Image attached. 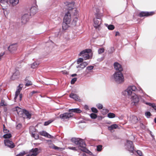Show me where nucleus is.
<instances>
[{"label":"nucleus","instance_id":"f257e3e1","mask_svg":"<svg viewBox=\"0 0 156 156\" xmlns=\"http://www.w3.org/2000/svg\"><path fill=\"white\" fill-rule=\"evenodd\" d=\"M137 91V89L134 86H129L126 89L128 95L131 96V101L135 104L138 103L139 101L138 97L136 94Z\"/></svg>","mask_w":156,"mask_h":156},{"label":"nucleus","instance_id":"f03ea898","mask_svg":"<svg viewBox=\"0 0 156 156\" xmlns=\"http://www.w3.org/2000/svg\"><path fill=\"white\" fill-rule=\"evenodd\" d=\"M71 141L73 143L78 145L81 151L90 155L92 154V152L86 147V144L83 140L79 138H73Z\"/></svg>","mask_w":156,"mask_h":156},{"label":"nucleus","instance_id":"7ed1b4c3","mask_svg":"<svg viewBox=\"0 0 156 156\" xmlns=\"http://www.w3.org/2000/svg\"><path fill=\"white\" fill-rule=\"evenodd\" d=\"M114 77L117 83H120L124 81V76L121 72H117L114 74Z\"/></svg>","mask_w":156,"mask_h":156},{"label":"nucleus","instance_id":"20e7f679","mask_svg":"<svg viewBox=\"0 0 156 156\" xmlns=\"http://www.w3.org/2000/svg\"><path fill=\"white\" fill-rule=\"evenodd\" d=\"M73 116V114L70 112H66L63 114H61L59 115L60 119L65 121L68 120L69 119L72 117Z\"/></svg>","mask_w":156,"mask_h":156},{"label":"nucleus","instance_id":"39448f33","mask_svg":"<svg viewBox=\"0 0 156 156\" xmlns=\"http://www.w3.org/2000/svg\"><path fill=\"white\" fill-rule=\"evenodd\" d=\"M126 149L130 152L133 153L134 147L133 142L127 140L126 145Z\"/></svg>","mask_w":156,"mask_h":156},{"label":"nucleus","instance_id":"423d86ee","mask_svg":"<svg viewBox=\"0 0 156 156\" xmlns=\"http://www.w3.org/2000/svg\"><path fill=\"white\" fill-rule=\"evenodd\" d=\"M154 12H141L138 15L140 17H142L144 16L148 17L152 16L154 14Z\"/></svg>","mask_w":156,"mask_h":156},{"label":"nucleus","instance_id":"0eeeda50","mask_svg":"<svg viewBox=\"0 0 156 156\" xmlns=\"http://www.w3.org/2000/svg\"><path fill=\"white\" fill-rule=\"evenodd\" d=\"M71 15L69 11L65 15L63 19V21L68 23H70L71 21Z\"/></svg>","mask_w":156,"mask_h":156},{"label":"nucleus","instance_id":"6e6552de","mask_svg":"<svg viewBox=\"0 0 156 156\" xmlns=\"http://www.w3.org/2000/svg\"><path fill=\"white\" fill-rule=\"evenodd\" d=\"M4 143L5 146L11 148H13L15 147L14 143L11 140L9 139H6L4 140Z\"/></svg>","mask_w":156,"mask_h":156},{"label":"nucleus","instance_id":"1a4fd4ad","mask_svg":"<svg viewBox=\"0 0 156 156\" xmlns=\"http://www.w3.org/2000/svg\"><path fill=\"white\" fill-rule=\"evenodd\" d=\"M101 19L97 17L94 19V26L95 28H97L99 27L101 23Z\"/></svg>","mask_w":156,"mask_h":156},{"label":"nucleus","instance_id":"9d476101","mask_svg":"<svg viewBox=\"0 0 156 156\" xmlns=\"http://www.w3.org/2000/svg\"><path fill=\"white\" fill-rule=\"evenodd\" d=\"M17 45L16 44H11L8 47V50L11 53H13L17 49Z\"/></svg>","mask_w":156,"mask_h":156},{"label":"nucleus","instance_id":"9b49d317","mask_svg":"<svg viewBox=\"0 0 156 156\" xmlns=\"http://www.w3.org/2000/svg\"><path fill=\"white\" fill-rule=\"evenodd\" d=\"M29 16L28 14H25L22 17V23L23 24H25L29 19Z\"/></svg>","mask_w":156,"mask_h":156},{"label":"nucleus","instance_id":"f8f14e48","mask_svg":"<svg viewBox=\"0 0 156 156\" xmlns=\"http://www.w3.org/2000/svg\"><path fill=\"white\" fill-rule=\"evenodd\" d=\"M115 69L119 71L122 72L123 70V69L121 66L118 62H115L114 64Z\"/></svg>","mask_w":156,"mask_h":156},{"label":"nucleus","instance_id":"ddd939ff","mask_svg":"<svg viewBox=\"0 0 156 156\" xmlns=\"http://www.w3.org/2000/svg\"><path fill=\"white\" fill-rule=\"evenodd\" d=\"M69 97L76 101H80V98L76 94L71 93L69 95Z\"/></svg>","mask_w":156,"mask_h":156},{"label":"nucleus","instance_id":"4468645a","mask_svg":"<svg viewBox=\"0 0 156 156\" xmlns=\"http://www.w3.org/2000/svg\"><path fill=\"white\" fill-rule=\"evenodd\" d=\"M20 74L19 71L18 70H16L12 76V79L14 80L18 78L20 75Z\"/></svg>","mask_w":156,"mask_h":156},{"label":"nucleus","instance_id":"2eb2a0df","mask_svg":"<svg viewBox=\"0 0 156 156\" xmlns=\"http://www.w3.org/2000/svg\"><path fill=\"white\" fill-rule=\"evenodd\" d=\"M21 86H22V85L20 84L18 87V88L15 93V96L14 97L15 99H16L17 98L18 95L20 94V91L22 90V87H21Z\"/></svg>","mask_w":156,"mask_h":156},{"label":"nucleus","instance_id":"dca6fc26","mask_svg":"<svg viewBox=\"0 0 156 156\" xmlns=\"http://www.w3.org/2000/svg\"><path fill=\"white\" fill-rule=\"evenodd\" d=\"M23 114L27 117V118L30 119L31 118V114L28 111L25 109H23Z\"/></svg>","mask_w":156,"mask_h":156},{"label":"nucleus","instance_id":"f3484780","mask_svg":"<svg viewBox=\"0 0 156 156\" xmlns=\"http://www.w3.org/2000/svg\"><path fill=\"white\" fill-rule=\"evenodd\" d=\"M39 133L40 135L41 136H43L45 137H46L48 138H51V135L48 133L46 131H43L40 132Z\"/></svg>","mask_w":156,"mask_h":156},{"label":"nucleus","instance_id":"a211bd4d","mask_svg":"<svg viewBox=\"0 0 156 156\" xmlns=\"http://www.w3.org/2000/svg\"><path fill=\"white\" fill-rule=\"evenodd\" d=\"M88 63L86 62H83L81 63L80 65L77 66V68H81V69H83L87 65Z\"/></svg>","mask_w":156,"mask_h":156},{"label":"nucleus","instance_id":"6ab92c4d","mask_svg":"<svg viewBox=\"0 0 156 156\" xmlns=\"http://www.w3.org/2000/svg\"><path fill=\"white\" fill-rule=\"evenodd\" d=\"M118 127L119 126L117 124H114L108 126V129L109 131L112 132L113 129H117Z\"/></svg>","mask_w":156,"mask_h":156},{"label":"nucleus","instance_id":"aec40b11","mask_svg":"<svg viewBox=\"0 0 156 156\" xmlns=\"http://www.w3.org/2000/svg\"><path fill=\"white\" fill-rule=\"evenodd\" d=\"M91 51V50L90 49H86L81 51L79 54V55L82 56L83 55L87 54V53H89Z\"/></svg>","mask_w":156,"mask_h":156},{"label":"nucleus","instance_id":"412c9836","mask_svg":"<svg viewBox=\"0 0 156 156\" xmlns=\"http://www.w3.org/2000/svg\"><path fill=\"white\" fill-rule=\"evenodd\" d=\"M37 12V9L35 6H32L30 9V15H34Z\"/></svg>","mask_w":156,"mask_h":156},{"label":"nucleus","instance_id":"4be33fe9","mask_svg":"<svg viewBox=\"0 0 156 156\" xmlns=\"http://www.w3.org/2000/svg\"><path fill=\"white\" fill-rule=\"evenodd\" d=\"M0 3L2 7H5L8 4L7 0H1Z\"/></svg>","mask_w":156,"mask_h":156},{"label":"nucleus","instance_id":"5701e85b","mask_svg":"<svg viewBox=\"0 0 156 156\" xmlns=\"http://www.w3.org/2000/svg\"><path fill=\"white\" fill-rule=\"evenodd\" d=\"M69 112L79 113H81L82 111L79 108H74L69 109Z\"/></svg>","mask_w":156,"mask_h":156},{"label":"nucleus","instance_id":"b1692460","mask_svg":"<svg viewBox=\"0 0 156 156\" xmlns=\"http://www.w3.org/2000/svg\"><path fill=\"white\" fill-rule=\"evenodd\" d=\"M70 23H68L67 22H65L63 21L62 24V27L63 30H66L69 27L68 25Z\"/></svg>","mask_w":156,"mask_h":156},{"label":"nucleus","instance_id":"393cba45","mask_svg":"<svg viewBox=\"0 0 156 156\" xmlns=\"http://www.w3.org/2000/svg\"><path fill=\"white\" fill-rule=\"evenodd\" d=\"M94 66H89L87 67L86 70L85 71V75H87L89 73V72L88 71H90L92 70L94 68Z\"/></svg>","mask_w":156,"mask_h":156},{"label":"nucleus","instance_id":"a878e982","mask_svg":"<svg viewBox=\"0 0 156 156\" xmlns=\"http://www.w3.org/2000/svg\"><path fill=\"white\" fill-rule=\"evenodd\" d=\"M25 81L26 82L25 85L27 86H30L32 84V83L30 81L28 80V78L26 77L25 79Z\"/></svg>","mask_w":156,"mask_h":156},{"label":"nucleus","instance_id":"bb28decb","mask_svg":"<svg viewBox=\"0 0 156 156\" xmlns=\"http://www.w3.org/2000/svg\"><path fill=\"white\" fill-rule=\"evenodd\" d=\"M39 64L38 62H35L31 64V67L33 69H35L38 66Z\"/></svg>","mask_w":156,"mask_h":156},{"label":"nucleus","instance_id":"cd10ccee","mask_svg":"<svg viewBox=\"0 0 156 156\" xmlns=\"http://www.w3.org/2000/svg\"><path fill=\"white\" fill-rule=\"evenodd\" d=\"M11 3L13 5H15L17 4L19 2V0H9Z\"/></svg>","mask_w":156,"mask_h":156},{"label":"nucleus","instance_id":"c85d7f7f","mask_svg":"<svg viewBox=\"0 0 156 156\" xmlns=\"http://www.w3.org/2000/svg\"><path fill=\"white\" fill-rule=\"evenodd\" d=\"M138 121L137 118L135 116H133L132 117V119H131V122L133 124H135Z\"/></svg>","mask_w":156,"mask_h":156},{"label":"nucleus","instance_id":"c756f323","mask_svg":"<svg viewBox=\"0 0 156 156\" xmlns=\"http://www.w3.org/2000/svg\"><path fill=\"white\" fill-rule=\"evenodd\" d=\"M74 3H73V2L68 4V7H69L68 9L69 10L73 9V8L74 7Z\"/></svg>","mask_w":156,"mask_h":156},{"label":"nucleus","instance_id":"7c9ffc66","mask_svg":"<svg viewBox=\"0 0 156 156\" xmlns=\"http://www.w3.org/2000/svg\"><path fill=\"white\" fill-rule=\"evenodd\" d=\"M11 137L12 135L10 133H6L3 136V137L5 139L10 138Z\"/></svg>","mask_w":156,"mask_h":156},{"label":"nucleus","instance_id":"2f4dec72","mask_svg":"<svg viewBox=\"0 0 156 156\" xmlns=\"http://www.w3.org/2000/svg\"><path fill=\"white\" fill-rule=\"evenodd\" d=\"M30 151L31 152H32L33 153H35L37 154H38V149L37 148H33Z\"/></svg>","mask_w":156,"mask_h":156},{"label":"nucleus","instance_id":"473e14b6","mask_svg":"<svg viewBox=\"0 0 156 156\" xmlns=\"http://www.w3.org/2000/svg\"><path fill=\"white\" fill-rule=\"evenodd\" d=\"M108 117L110 118H112L115 117V115L112 113H109L108 114Z\"/></svg>","mask_w":156,"mask_h":156},{"label":"nucleus","instance_id":"72a5a7b5","mask_svg":"<svg viewBox=\"0 0 156 156\" xmlns=\"http://www.w3.org/2000/svg\"><path fill=\"white\" fill-rule=\"evenodd\" d=\"M84 60H87L90 57V55L88 53H87L86 54L83 55L82 56Z\"/></svg>","mask_w":156,"mask_h":156},{"label":"nucleus","instance_id":"f704fd0d","mask_svg":"<svg viewBox=\"0 0 156 156\" xmlns=\"http://www.w3.org/2000/svg\"><path fill=\"white\" fill-rule=\"evenodd\" d=\"M53 121L54 120H50L47 121L45 122L44 123V125L45 126H48L53 122Z\"/></svg>","mask_w":156,"mask_h":156},{"label":"nucleus","instance_id":"c9c22d12","mask_svg":"<svg viewBox=\"0 0 156 156\" xmlns=\"http://www.w3.org/2000/svg\"><path fill=\"white\" fill-rule=\"evenodd\" d=\"M26 154L25 151H23L22 152H20L19 154H17L16 156H23Z\"/></svg>","mask_w":156,"mask_h":156},{"label":"nucleus","instance_id":"e433bc0d","mask_svg":"<svg viewBox=\"0 0 156 156\" xmlns=\"http://www.w3.org/2000/svg\"><path fill=\"white\" fill-rule=\"evenodd\" d=\"M32 136L36 140L38 139L39 137V136L38 134L33 133L32 134Z\"/></svg>","mask_w":156,"mask_h":156},{"label":"nucleus","instance_id":"4c0bfd02","mask_svg":"<svg viewBox=\"0 0 156 156\" xmlns=\"http://www.w3.org/2000/svg\"><path fill=\"white\" fill-rule=\"evenodd\" d=\"M91 118L92 119H95L97 117V115L95 113H92L90 115Z\"/></svg>","mask_w":156,"mask_h":156},{"label":"nucleus","instance_id":"58836bf2","mask_svg":"<svg viewBox=\"0 0 156 156\" xmlns=\"http://www.w3.org/2000/svg\"><path fill=\"white\" fill-rule=\"evenodd\" d=\"M102 145H99L97 146V150L98 151H100L102 149Z\"/></svg>","mask_w":156,"mask_h":156},{"label":"nucleus","instance_id":"ea45409f","mask_svg":"<svg viewBox=\"0 0 156 156\" xmlns=\"http://www.w3.org/2000/svg\"><path fill=\"white\" fill-rule=\"evenodd\" d=\"M7 105V104L5 103L4 100H2L0 103V106H6Z\"/></svg>","mask_w":156,"mask_h":156},{"label":"nucleus","instance_id":"a19ab883","mask_svg":"<svg viewBox=\"0 0 156 156\" xmlns=\"http://www.w3.org/2000/svg\"><path fill=\"white\" fill-rule=\"evenodd\" d=\"M105 51V49L103 48H99L98 50V53L99 54H101L103 52H104Z\"/></svg>","mask_w":156,"mask_h":156},{"label":"nucleus","instance_id":"79ce46f5","mask_svg":"<svg viewBox=\"0 0 156 156\" xmlns=\"http://www.w3.org/2000/svg\"><path fill=\"white\" fill-rule=\"evenodd\" d=\"M108 27L109 30H112L115 28L114 26L112 25H109Z\"/></svg>","mask_w":156,"mask_h":156},{"label":"nucleus","instance_id":"37998d69","mask_svg":"<svg viewBox=\"0 0 156 156\" xmlns=\"http://www.w3.org/2000/svg\"><path fill=\"white\" fill-rule=\"evenodd\" d=\"M92 111L94 113H97L98 112V110L97 109L93 107L91 108Z\"/></svg>","mask_w":156,"mask_h":156},{"label":"nucleus","instance_id":"c03bdc74","mask_svg":"<svg viewBox=\"0 0 156 156\" xmlns=\"http://www.w3.org/2000/svg\"><path fill=\"white\" fill-rule=\"evenodd\" d=\"M98 108L99 109H102L103 108V105L100 104H98L97 105Z\"/></svg>","mask_w":156,"mask_h":156},{"label":"nucleus","instance_id":"a18cd8bd","mask_svg":"<svg viewBox=\"0 0 156 156\" xmlns=\"http://www.w3.org/2000/svg\"><path fill=\"white\" fill-rule=\"evenodd\" d=\"M77 78H73L71 81V84H73L75 83V82L76 81Z\"/></svg>","mask_w":156,"mask_h":156},{"label":"nucleus","instance_id":"49530a36","mask_svg":"<svg viewBox=\"0 0 156 156\" xmlns=\"http://www.w3.org/2000/svg\"><path fill=\"white\" fill-rule=\"evenodd\" d=\"M23 109H22L21 111L19 112L18 113V115L20 116H23Z\"/></svg>","mask_w":156,"mask_h":156},{"label":"nucleus","instance_id":"de8ad7c7","mask_svg":"<svg viewBox=\"0 0 156 156\" xmlns=\"http://www.w3.org/2000/svg\"><path fill=\"white\" fill-rule=\"evenodd\" d=\"M78 18L77 17H75L74 18V19L73 21V23H74L75 25L76 24V23L77 21Z\"/></svg>","mask_w":156,"mask_h":156},{"label":"nucleus","instance_id":"09e8293b","mask_svg":"<svg viewBox=\"0 0 156 156\" xmlns=\"http://www.w3.org/2000/svg\"><path fill=\"white\" fill-rule=\"evenodd\" d=\"M83 61V59L82 58H80L78 59L77 63L78 64H79L80 63L82 62Z\"/></svg>","mask_w":156,"mask_h":156},{"label":"nucleus","instance_id":"8fccbe9b","mask_svg":"<svg viewBox=\"0 0 156 156\" xmlns=\"http://www.w3.org/2000/svg\"><path fill=\"white\" fill-rule=\"evenodd\" d=\"M137 154L140 156H143L142 152L140 150H137Z\"/></svg>","mask_w":156,"mask_h":156},{"label":"nucleus","instance_id":"3c124183","mask_svg":"<svg viewBox=\"0 0 156 156\" xmlns=\"http://www.w3.org/2000/svg\"><path fill=\"white\" fill-rule=\"evenodd\" d=\"M16 111L17 113L21 111L22 110L21 108L18 107H16Z\"/></svg>","mask_w":156,"mask_h":156},{"label":"nucleus","instance_id":"603ef678","mask_svg":"<svg viewBox=\"0 0 156 156\" xmlns=\"http://www.w3.org/2000/svg\"><path fill=\"white\" fill-rule=\"evenodd\" d=\"M145 115L147 116H150L151 115V114L150 112H147L145 113Z\"/></svg>","mask_w":156,"mask_h":156},{"label":"nucleus","instance_id":"864d4df0","mask_svg":"<svg viewBox=\"0 0 156 156\" xmlns=\"http://www.w3.org/2000/svg\"><path fill=\"white\" fill-rule=\"evenodd\" d=\"M151 107L154 109L155 110V111L156 112V105L154 103H153V105L151 106Z\"/></svg>","mask_w":156,"mask_h":156},{"label":"nucleus","instance_id":"5fc2aeb1","mask_svg":"<svg viewBox=\"0 0 156 156\" xmlns=\"http://www.w3.org/2000/svg\"><path fill=\"white\" fill-rule=\"evenodd\" d=\"M5 54L4 52L1 53L0 54V61L1 60L2 58V57Z\"/></svg>","mask_w":156,"mask_h":156},{"label":"nucleus","instance_id":"6e6d98bb","mask_svg":"<svg viewBox=\"0 0 156 156\" xmlns=\"http://www.w3.org/2000/svg\"><path fill=\"white\" fill-rule=\"evenodd\" d=\"M69 148L70 149H71L73 150L76 151V148L75 147H69Z\"/></svg>","mask_w":156,"mask_h":156},{"label":"nucleus","instance_id":"4d7b16f0","mask_svg":"<svg viewBox=\"0 0 156 156\" xmlns=\"http://www.w3.org/2000/svg\"><path fill=\"white\" fill-rule=\"evenodd\" d=\"M22 125L21 124H19L16 126L17 128H20L22 127Z\"/></svg>","mask_w":156,"mask_h":156},{"label":"nucleus","instance_id":"13d9d810","mask_svg":"<svg viewBox=\"0 0 156 156\" xmlns=\"http://www.w3.org/2000/svg\"><path fill=\"white\" fill-rule=\"evenodd\" d=\"M61 72L64 74H68V72L66 70L62 71Z\"/></svg>","mask_w":156,"mask_h":156},{"label":"nucleus","instance_id":"bf43d9fd","mask_svg":"<svg viewBox=\"0 0 156 156\" xmlns=\"http://www.w3.org/2000/svg\"><path fill=\"white\" fill-rule=\"evenodd\" d=\"M37 93V91H34L31 92L30 94H31V95H32L33 94H34L35 93Z\"/></svg>","mask_w":156,"mask_h":156},{"label":"nucleus","instance_id":"052dcab7","mask_svg":"<svg viewBox=\"0 0 156 156\" xmlns=\"http://www.w3.org/2000/svg\"><path fill=\"white\" fill-rule=\"evenodd\" d=\"M37 155L36 154L33 153L31 154L30 156H36Z\"/></svg>","mask_w":156,"mask_h":156},{"label":"nucleus","instance_id":"680f3d73","mask_svg":"<svg viewBox=\"0 0 156 156\" xmlns=\"http://www.w3.org/2000/svg\"><path fill=\"white\" fill-rule=\"evenodd\" d=\"M115 36H119L120 35V34L119 33V32H116V34H115Z\"/></svg>","mask_w":156,"mask_h":156},{"label":"nucleus","instance_id":"e2e57ef3","mask_svg":"<svg viewBox=\"0 0 156 156\" xmlns=\"http://www.w3.org/2000/svg\"><path fill=\"white\" fill-rule=\"evenodd\" d=\"M147 105L151 107V106L153 105V103H148L147 104Z\"/></svg>","mask_w":156,"mask_h":156},{"label":"nucleus","instance_id":"0e129e2a","mask_svg":"<svg viewBox=\"0 0 156 156\" xmlns=\"http://www.w3.org/2000/svg\"><path fill=\"white\" fill-rule=\"evenodd\" d=\"M19 96L20 98V100L21 101L22 98V94H20Z\"/></svg>","mask_w":156,"mask_h":156},{"label":"nucleus","instance_id":"69168bd1","mask_svg":"<svg viewBox=\"0 0 156 156\" xmlns=\"http://www.w3.org/2000/svg\"><path fill=\"white\" fill-rule=\"evenodd\" d=\"M103 111H105V112H108V110L106 109H103Z\"/></svg>","mask_w":156,"mask_h":156},{"label":"nucleus","instance_id":"338daca9","mask_svg":"<svg viewBox=\"0 0 156 156\" xmlns=\"http://www.w3.org/2000/svg\"><path fill=\"white\" fill-rule=\"evenodd\" d=\"M54 148L55 149H58V147L56 146H54Z\"/></svg>","mask_w":156,"mask_h":156},{"label":"nucleus","instance_id":"774afa93","mask_svg":"<svg viewBox=\"0 0 156 156\" xmlns=\"http://www.w3.org/2000/svg\"><path fill=\"white\" fill-rule=\"evenodd\" d=\"M77 75L76 74H72V76H73H73H76Z\"/></svg>","mask_w":156,"mask_h":156}]
</instances>
